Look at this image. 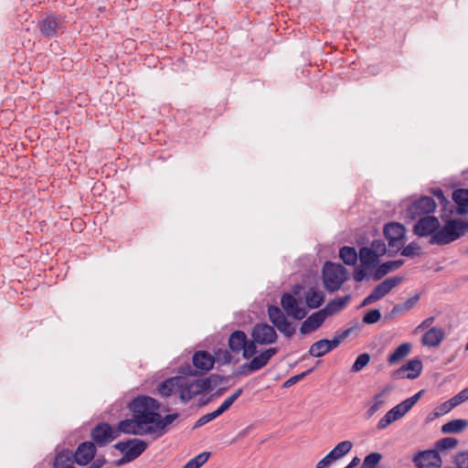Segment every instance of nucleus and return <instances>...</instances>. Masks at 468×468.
Masks as SVG:
<instances>
[{
	"instance_id": "38",
	"label": "nucleus",
	"mask_w": 468,
	"mask_h": 468,
	"mask_svg": "<svg viewBox=\"0 0 468 468\" xmlns=\"http://www.w3.org/2000/svg\"><path fill=\"white\" fill-rule=\"evenodd\" d=\"M339 257L345 264L353 266L357 261V252L354 247L345 246L340 249Z\"/></svg>"
},
{
	"instance_id": "62",
	"label": "nucleus",
	"mask_w": 468,
	"mask_h": 468,
	"mask_svg": "<svg viewBox=\"0 0 468 468\" xmlns=\"http://www.w3.org/2000/svg\"><path fill=\"white\" fill-rule=\"evenodd\" d=\"M105 463L104 458H98L94 460L90 466L87 468H101Z\"/></svg>"
},
{
	"instance_id": "56",
	"label": "nucleus",
	"mask_w": 468,
	"mask_h": 468,
	"mask_svg": "<svg viewBox=\"0 0 468 468\" xmlns=\"http://www.w3.org/2000/svg\"><path fill=\"white\" fill-rule=\"evenodd\" d=\"M393 420L390 418L389 415L387 413L379 420L378 423L377 424V428L378 430H384L388 426H389L391 423H393Z\"/></svg>"
},
{
	"instance_id": "49",
	"label": "nucleus",
	"mask_w": 468,
	"mask_h": 468,
	"mask_svg": "<svg viewBox=\"0 0 468 468\" xmlns=\"http://www.w3.org/2000/svg\"><path fill=\"white\" fill-rule=\"evenodd\" d=\"M218 416H220V415L218 414V412L217 410H214V411H212V412H210V413H207V414H206V415H203L201 418H199V419L197 420V422H196V424H195L194 428H199V427H201V426H203V425H205V424L208 423L209 421H211V420H215V419H216V418H218Z\"/></svg>"
},
{
	"instance_id": "35",
	"label": "nucleus",
	"mask_w": 468,
	"mask_h": 468,
	"mask_svg": "<svg viewBox=\"0 0 468 468\" xmlns=\"http://www.w3.org/2000/svg\"><path fill=\"white\" fill-rule=\"evenodd\" d=\"M468 427V420L463 419H455L441 427L442 433H460Z\"/></svg>"
},
{
	"instance_id": "55",
	"label": "nucleus",
	"mask_w": 468,
	"mask_h": 468,
	"mask_svg": "<svg viewBox=\"0 0 468 468\" xmlns=\"http://www.w3.org/2000/svg\"><path fill=\"white\" fill-rule=\"evenodd\" d=\"M335 460L333 457V454H330L329 452L317 463L316 468H328L333 462Z\"/></svg>"
},
{
	"instance_id": "30",
	"label": "nucleus",
	"mask_w": 468,
	"mask_h": 468,
	"mask_svg": "<svg viewBox=\"0 0 468 468\" xmlns=\"http://www.w3.org/2000/svg\"><path fill=\"white\" fill-rule=\"evenodd\" d=\"M180 381H182L180 377L170 378L163 381L158 386V388H157L158 393L162 397L167 398L173 392H178V388H179L178 382L180 383Z\"/></svg>"
},
{
	"instance_id": "21",
	"label": "nucleus",
	"mask_w": 468,
	"mask_h": 468,
	"mask_svg": "<svg viewBox=\"0 0 468 468\" xmlns=\"http://www.w3.org/2000/svg\"><path fill=\"white\" fill-rule=\"evenodd\" d=\"M326 318L327 317L322 310L313 313L301 324L300 333L302 335H307L316 331L324 324Z\"/></svg>"
},
{
	"instance_id": "20",
	"label": "nucleus",
	"mask_w": 468,
	"mask_h": 468,
	"mask_svg": "<svg viewBox=\"0 0 468 468\" xmlns=\"http://www.w3.org/2000/svg\"><path fill=\"white\" fill-rule=\"evenodd\" d=\"M178 416V413H172L163 417L159 412V419L153 427H150L151 436L155 440L165 435L168 431V426L172 424Z\"/></svg>"
},
{
	"instance_id": "9",
	"label": "nucleus",
	"mask_w": 468,
	"mask_h": 468,
	"mask_svg": "<svg viewBox=\"0 0 468 468\" xmlns=\"http://www.w3.org/2000/svg\"><path fill=\"white\" fill-rule=\"evenodd\" d=\"M402 282V278L393 276L387 278L378 284L372 292L367 295L362 302V306L369 305L388 294L395 287Z\"/></svg>"
},
{
	"instance_id": "18",
	"label": "nucleus",
	"mask_w": 468,
	"mask_h": 468,
	"mask_svg": "<svg viewBox=\"0 0 468 468\" xmlns=\"http://www.w3.org/2000/svg\"><path fill=\"white\" fill-rule=\"evenodd\" d=\"M422 393L423 390H420L412 397L403 400L389 410L387 414L390 416L393 421L401 419L418 402Z\"/></svg>"
},
{
	"instance_id": "27",
	"label": "nucleus",
	"mask_w": 468,
	"mask_h": 468,
	"mask_svg": "<svg viewBox=\"0 0 468 468\" xmlns=\"http://www.w3.org/2000/svg\"><path fill=\"white\" fill-rule=\"evenodd\" d=\"M452 200L457 205V214H468V189L460 188L452 192Z\"/></svg>"
},
{
	"instance_id": "19",
	"label": "nucleus",
	"mask_w": 468,
	"mask_h": 468,
	"mask_svg": "<svg viewBox=\"0 0 468 468\" xmlns=\"http://www.w3.org/2000/svg\"><path fill=\"white\" fill-rule=\"evenodd\" d=\"M422 370V363L420 359L415 358L410 360L407 364L403 365L394 372V377L397 378H407L414 379L418 378Z\"/></svg>"
},
{
	"instance_id": "6",
	"label": "nucleus",
	"mask_w": 468,
	"mask_h": 468,
	"mask_svg": "<svg viewBox=\"0 0 468 468\" xmlns=\"http://www.w3.org/2000/svg\"><path fill=\"white\" fill-rule=\"evenodd\" d=\"M405 233L406 229L400 223L390 222L386 224L384 235L388 242L389 255H391V252L396 253L402 249Z\"/></svg>"
},
{
	"instance_id": "59",
	"label": "nucleus",
	"mask_w": 468,
	"mask_h": 468,
	"mask_svg": "<svg viewBox=\"0 0 468 468\" xmlns=\"http://www.w3.org/2000/svg\"><path fill=\"white\" fill-rule=\"evenodd\" d=\"M434 322V317L431 316L426 319H424L415 329L416 332H419L420 330L427 329L431 326V324Z\"/></svg>"
},
{
	"instance_id": "37",
	"label": "nucleus",
	"mask_w": 468,
	"mask_h": 468,
	"mask_svg": "<svg viewBox=\"0 0 468 468\" xmlns=\"http://www.w3.org/2000/svg\"><path fill=\"white\" fill-rule=\"evenodd\" d=\"M419 300H420V295L418 293L410 297L403 303L396 304L392 308L389 315L395 316L399 314L410 311L418 303Z\"/></svg>"
},
{
	"instance_id": "46",
	"label": "nucleus",
	"mask_w": 468,
	"mask_h": 468,
	"mask_svg": "<svg viewBox=\"0 0 468 468\" xmlns=\"http://www.w3.org/2000/svg\"><path fill=\"white\" fill-rule=\"evenodd\" d=\"M215 361L222 365L229 364L231 362V355L227 349H218L216 352Z\"/></svg>"
},
{
	"instance_id": "54",
	"label": "nucleus",
	"mask_w": 468,
	"mask_h": 468,
	"mask_svg": "<svg viewBox=\"0 0 468 468\" xmlns=\"http://www.w3.org/2000/svg\"><path fill=\"white\" fill-rule=\"evenodd\" d=\"M452 399L457 406L468 400V387L453 396Z\"/></svg>"
},
{
	"instance_id": "63",
	"label": "nucleus",
	"mask_w": 468,
	"mask_h": 468,
	"mask_svg": "<svg viewBox=\"0 0 468 468\" xmlns=\"http://www.w3.org/2000/svg\"><path fill=\"white\" fill-rule=\"evenodd\" d=\"M360 463V459L358 457L353 458L349 464H347L345 468H354Z\"/></svg>"
},
{
	"instance_id": "47",
	"label": "nucleus",
	"mask_w": 468,
	"mask_h": 468,
	"mask_svg": "<svg viewBox=\"0 0 468 468\" xmlns=\"http://www.w3.org/2000/svg\"><path fill=\"white\" fill-rule=\"evenodd\" d=\"M454 464L457 468H468V451L457 453L454 457Z\"/></svg>"
},
{
	"instance_id": "64",
	"label": "nucleus",
	"mask_w": 468,
	"mask_h": 468,
	"mask_svg": "<svg viewBox=\"0 0 468 468\" xmlns=\"http://www.w3.org/2000/svg\"><path fill=\"white\" fill-rule=\"evenodd\" d=\"M242 392H243V388H239L236 389L235 392L229 397L235 401L242 394Z\"/></svg>"
},
{
	"instance_id": "32",
	"label": "nucleus",
	"mask_w": 468,
	"mask_h": 468,
	"mask_svg": "<svg viewBox=\"0 0 468 468\" xmlns=\"http://www.w3.org/2000/svg\"><path fill=\"white\" fill-rule=\"evenodd\" d=\"M334 348L331 346L328 339H321L316 342H314L313 345H311L309 348V355L314 357H321L330 351H332Z\"/></svg>"
},
{
	"instance_id": "34",
	"label": "nucleus",
	"mask_w": 468,
	"mask_h": 468,
	"mask_svg": "<svg viewBox=\"0 0 468 468\" xmlns=\"http://www.w3.org/2000/svg\"><path fill=\"white\" fill-rule=\"evenodd\" d=\"M378 256L368 247H362L359 250V260L366 268L375 267L378 261Z\"/></svg>"
},
{
	"instance_id": "60",
	"label": "nucleus",
	"mask_w": 468,
	"mask_h": 468,
	"mask_svg": "<svg viewBox=\"0 0 468 468\" xmlns=\"http://www.w3.org/2000/svg\"><path fill=\"white\" fill-rule=\"evenodd\" d=\"M432 194L434 197H436L441 204H447L448 200L445 197L442 190L441 188H436L432 190Z\"/></svg>"
},
{
	"instance_id": "52",
	"label": "nucleus",
	"mask_w": 468,
	"mask_h": 468,
	"mask_svg": "<svg viewBox=\"0 0 468 468\" xmlns=\"http://www.w3.org/2000/svg\"><path fill=\"white\" fill-rule=\"evenodd\" d=\"M313 371V368H310L301 374H298V375H295L292 378H290L289 379H287L284 383H283V387L284 388H289L294 384H296L297 382H299L300 380H302L304 377H306L307 375H309L311 372Z\"/></svg>"
},
{
	"instance_id": "24",
	"label": "nucleus",
	"mask_w": 468,
	"mask_h": 468,
	"mask_svg": "<svg viewBox=\"0 0 468 468\" xmlns=\"http://www.w3.org/2000/svg\"><path fill=\"white\" fill-rule=\"evenodd\" d=\"M277 352H278V348L277 347H271V348L266 349L265 351L261 352V354H259L258 356H254L250 360V367L254 370V372L261 369L262 367H264L268 364L270 359L274 355L277 354Z\"/></svg>"
},
{
	"instance_id": "40",
	"label": "nucleus",
	"mask_w": 468,
	"mask_h": 468,
	"mask_svg": "<svg viewBox=\"0 0 468 468\" xmlns=\"http://www.w3.org/2000/svg\"><path fill=\"white\" fill-rule=\"evenodd\" d=\"M458 440L453 437H446L439 440L436 442V449L438 451H446L453 449L457 446Z\"/></svg>"
},
{
	"instance_id": "14",
	"label": "nucleus",
	"mask_w": 468,
	"mask_h": 468,
	"mask_svg": "<svg viewBox=\"0 0 468 468\" xmlns=\"http://www.w3.org/2000/svg\"><path fill=\"white\" fill-rule=\"evenodd\" d=\"M251 336L260 345L273 344L278 337L274 327L267 324H257L254 325Z\"/></svg>"
},
{
	"instance_id": "39",
	"label": "nucleus",
	"mask_w": 468,
	"mask_h": 468,
	"mask_svg": "<svg viewBox=\"0 0 468 468\" xmlns=\"http://www.w3.org/2000/svg\"><path fill=\"white\" fill-rule=\"evenodd\" d=\"M352 447L353 443L350 441H344L339 442L329 453L333 454L334 459L337 461L348 453Z\"/></svg>"
},
{
	"instance_id": "42",
	"label": "nucleus",
	"mask_w": 468,
	"mask_h": 468,
	"mask_svg": "<svg viewBox=\"0 0 468 468\" xmlns=\"http://www.w3.org/2000/svg\"><path fill=\"white\" fill-rule=\"evenodd\" d=\"M370 361V356L367 353H363L359 355L355 363L351 367L352 372H359L362 370Z\"/></svg>"
},
{
	"instance_id": "31",
	"label": "nucleus",
	"mask_w": 468,
	"mask_h": 468,
	"mask_svg": "<svg viewBox=\"0 0 468 468\" xmlns=\"http://www.w3.org/2000/svg\"><path fill=\"white\" fill-rule=\"evenodd\" d=\"M247 335L243 331H234L229 338V347L234 353L242 351L245 346Z\"/></svg>"
},
{
	"instance_id": "33",
	"label": "nucleus",
	"mask_w": 468,
	"mask_h": 468,
	"mask_svg": "<svg viewBox=\"0 0 468 468\" xmlns=\"http://www.w3.org/2000/svg\"><path fill=\"white\" fill-rule=\"evenodd\" d=\"M390 388L386 387L374 396L373 403L367 411V417L371 418L385 404V397L389 393Z\"/></svg>"
},
{
	"instance_id": "2",
	"label": "nucleus",
	"mask_w": 468,
	"mask_h": 468,
	"mask_svg": "<svg viewBox=\"0 0 468 468\" xmlns=\"http://www.w3.org/2000/svg\"><path fill=\"white\" fill-rule=\"evenodd\" d=\"M468 232V221L449 219L442 228H438L430 238L431 244L446 245L455 241Z\"/></svg>"
},
{
	"instance_id": "13",
	"label": "nucleus",
	"mask_w": 468,
	"mask_h": 468,
	"mask_svg": "<svg viewBox=\"0 0 468 468\" xmlns=\"http://www.w3.org/2000/svg\"><path fill=\"white\" fill-rule=\"evenodd\" d=\"M115 431L117 432V437H119L122 433L139 436H151L150 427L144 429L140 421L134 417L132 419H125L121 420L115 427Z\"/></svg>"
},
{
	"instance_id": "53",
	"label": "nucleus",
	"mask_w": 468,
	"mask_h": 468,
	"mask_svg": "<svg viewBox=\"0 0 468 468\" xmlns=\"http://www.w3.org/2000/svg\"><path fill=\"white\" fill-rule=\"evenodd\" d=\"M209 455H210L209 452H204L197 454L194 458H192V461L194 462L195 466L197 468H200L204 463H207V461L209 458Z\"/></svg>"
},
{
	"instance_id": "28",
	"label": "nucleus",
	"mask_w": 468,
	"mask_h": 468,
	"mask_svg": "<svg viewBox=\"0 0 468 468\" xmlns=\"http://www.w3.org/2000/svg\"><path fill=\"white\" fill-rule=\"evenodd\" d=\"M324 293L316 288H311L304 294L305 303L310 309L319 308L324 303Z\"/></svg>"
},
{
	"instance_id": "26",
	"label": "nucleus",
	"mask_w": 468,
	"mask_h": 468,
	"mask_svg": "<svg viewBox=\"0 0 468 468\" xmlns=\"http://www.w3.org/2000/svg\"><path fill=\"white\" fill-rule=\"evenodd\" d=\"M351 296L346 295L344 297H338L330 301L322 310L326 317L334 315L335 314L343 310L347 303L350 301Z\"/></svg>"
},
{
	"instance_id": "57",
	"label": "nucleus",
	"mask_w": 468,
	"mask_h": 468,
	"mask_svg": "<svg viewBox=\"0 0 468 468\" xmlns=\"http://www.w3.org/2000/svg\"><path fill=\"white\" fill-rule=\"evenodd\" d=\"M250 366V362L240 366L239 367L238 371L236 372V376H248V375L253 373L254 370Z\"/></svg>"
},
{
	"instance_id": "1",
	"label": "nucleus",
	"mask_w": 468,
	"mask_h": 468,
	"mask_svg": "<svg viewBox=\"0 0 468 468\" xmlns=\"http://www.w3.org/2000/svg\"><path fill=\"white\" fill-rule=\"evenodd\" d=\"M160 402L149 396H138L129 404L128 409L144 429L153 427L159 419Z\"/></svg>"
},
{
	"instance_id": "58",
	"label": "nucleus",
	"mask_w": 468,
	"mask_h": 468,
	"mask_svg": "<svg viewBox=\"0 0 468 468\" xmlns=\"http://www.w3.org/2000/svg\"><path fill=\"white\" fill-rule=\"evenodd\" d=\"M234 402L235 401L230 397H229L216 410L218 412L219 415H221L226 410H228Z\"/></svg>"
},
{
	"instance_id": "41",
	"label": "nucleus",
	"mask_w": 468,
	"mask_h": 468,
	"mask_svg": "<svg viewBox=\"0 0 468 468\" xmlns=\"http://www.w3.org/2000/svg\"><path fill=\"white\" fill-rule=\"evenodd\" d=\"M381 459L382 455L380 453L371 452L365 457L361 468H376Z\"/></svg>"
},
{
	"instance_id": "43",
	"label": "nucleus",
	"mask_w": 468,
	"mask_h": 468,
	"mask_svg": "<svg viewBox=\"0 0 468 468\" xmlns=\"http://www.w3.org/2000/svg\"><path fill=\"white\" fill-rule=\"evenodd\" d=\"M353 331V328L350 327V328H347L342 332H337L335 336L333 337V339L329 340L331 346H333V348H336L337 346H339V345L346 339L347 338L351 332Z\"/></svg>"
},
{
	"instance_id": "12",
	"label": "nucleus",
	"mask_w": 468,
	"mask_h": 468,
	"mask_svg": "<svg viewBox=\"0 0 468 468\" xmlns=\"http://www.w3.org/2000/svg\"><path fill=\"white\" fill-rule=\"evenodd\" d=\"M38 28L43 37L51 38L59 32H63L65 27L63 20L58 16L49 15L38 22Z\"/></svg>"
},
{
	"instance_id": "25",
	"label": "nucleus",
	"mask_w": 468,
	"mask_h": 468,
	"mask_svg": "<svg viewBox=\"0 0 468 468\" xmlns=\"http://www.w3.org/2000/svg\"><path fill=\"white\" fill-rule=\"evenodd\" d=\"M74 463L76 462L73 452L69 450H61L55 456L53 468H75Z\"/></svg>"
},
{
	"instance_id": "23",
	"label": "nucleus",
	"mask_w": 468,
	"mask_h": 468,
	"mask_svg": "<svg viewBox=\"0 0 468 468\" xmlns=\"http://www.w3.org/2000/svg\"><path fill=\"white\" fill-rule=\"evenodd\" d=\"M192 360L194 367L203 372L209 371L215 364V357L207 351L196 352Z\"/></svg>"
},
{
	"instance_id": "16",
	"label": "nucleus",
	"mask_w": 468,
	"mask_h": 468,
	"mask_svg": "<svg viewBox=\"0 0 468 468\" xmlns=\"http://www.w3.org/2000/svg\"><path fill=\"white\" fill-rule=\"evenodd\" d=\"M416 468H440L441 459L435 450L424 451L416 454L413 458Z\"/></svg>"
},
{
	"instance_id": "48",
	"label": "nucleus",
	"mask_w": 468,
	"mask_h": 468,
	"mask_svg": "<svg viewBox=\"0 0 468 468\" xmlns=\"http://www.w3.org/2000/svg\"><path fill=\"white\" fill-rule=\"evenodd\" d=\"M457 407L452 398L443 402L436 409V415H443L451 411L453 408Z\"/></svg>"
},
{
	"instance_id": "15",
	"label": "nucleus",
	"mask_w": 468,
	"mask_h": 468,
	"mask_svg": "<svg viewBox=\"0 0 468 468\" xmlns=\"http://www.w3.org/2000/svg\"><path fill=\"white\" fill-rule=\"evenodd\" d=\"M440 227L439 219L434 216H426L420 218L413 227V232L419 237H427L433 235Z\"/></svg>"
},
{
	"instance_id": "17",
	"label": "nucleus",
	"mask_w": 468,
	"mask_h": 468,
	"mask_svg": "<svg viewBox=\"0 0 468 468\" xmlns=\"http://www.w3.org/2000/svg\"><path fill=\"white\" fill-rule=\"evenodd\" d=\"M96 451L94 442H81L73 453L76 463L79 465H87L93 460Z\"/></svg>"
},
{
	"instance_id": "3",
	"label": "nucleus",
	"mask_w": 468,
	"mask_h": 468,
	"mask_svg": "<svg viewBox=\"0 0 468 468\" xmlns=\"http://www.w3.org/2000/svg\"><path fill=\"white\" fill-rule=\"evenodd\" d=\"M324 288L329 292L338 291L348 279L347 270L339 263L326 261L322 270Z\"/></svg>"
},
{
	"instance_id": "61",
	"label": "nucleus",
	"mask_w": 468,
	"mask_h": 468,
	"mask_svg": "<svg viewBox=\"0 0 468 468\" xmlns=\"http://www.w3.org/2000/svg\"><path fill=\"white\" fill-rule=\"evenodd\" d=\"M367 276V272L363 269H356L354 271V280L356 282H362Z\"/></svg>"
},
{
	"instance_id": "11",
	"label": "nucleus",
	"mask_w": 468,
	"mask_h": 468,
	"mask_svg": "<svg viewBox=\"0 0 468 468\" xmlns=\"http://www.w3.org/2000/svg\"><path fill=\"white\" fill-rule=\"evenodd\" d=\"M94 444L103 447L114 441L117 437L115 427L107 422L98 423L90 431Z\"/></svg>"
},
{
	"instance_id": "7",
	"label": "nucleus",
	"mask_w": 468,
	"mask_h": 468,
	"mask_svg": "<svg viewBox=\"0 0 468 468\" xmlns=\"http://www.w3.org/2000/svg\"><path fill=\"white\" fill-rule=\"evenodd\" d=\"M267 312L270 321L280 333L288 338H291L295 334V326L287 319L281 308L270 305Z\"/></svg>"
},
{
	"instance_id": "36",
	"label": "nucleus",
	"mask_w": 468,
	"mask_h": 468,
	"mask_svg": "<svg viewBox=\"0 0 468 468\" xmlns=\"http://www.w3.org/2000/svg\"><path fill=\"white\" fill-rule=\"evenodd\" d=\"M411 350V344L403 343L399 345L392 354H390L388 357V362L389 365H395L399 363L401 359L406 357Z\"/></svg>"
},
{
	"instance_id": "44",
	"label": "nucleus",
	"mask_w": 468,
	"mask_h": 468,
	"mask_svg": "<svg viewBox=\"0 0 468 468\" xmlns=\"http://www.w3.org/2000/svg\"><path fill=\"white\" fill-rule=\"evenodd\" d=\"M256 344H257V342H255L254 339L250 340V341L248 339L246 340L245 346L242 349V356L245 359H249L256 354V352H257Z\"/></svg>"
},
{
	"instance_id": "45",
	"label": "nucleus",
	"mask_w": 468,
	"mask_h": 468,
	"mask_svg": "<svg viewBox=\"0 0 468 468\" xmlns=\"http://www.w3.org/2000/svg\"><path fill=\"white\" fill-rule=\"evenodd\" d=\"M381 318V313L378 309H372L368 311L363 317V323L372 324L378 322Z\"/></svg>"
},
{
	"instance_id": "51",
	"label": "nucleus",
	"mask_w": 468,
	"mask_h": 468,
	"mask_svg": "<svg viewBox=\"0 0 468 468\" xmlns=\"http://www.w3.org/2000/svg\"><path fill=\"white\" fill-rule=\"evenodd\" d=\"M369 249H371L378 257L384 255L387 251L386 244L380 239L373 240Z\"/></svg>"
},
{
	"instance_id": "4",
	"label": "nucleus",
	"mask_w": 468,
	"mask_h": 468,
	"mask_svg": "<svg viewBox=\"0 0 468 468\" xmlns=\"http://www.w3.org/2000/svg\"><path fill=\"white\" fill-rule=\"evenodd\" d=\"M180 383L178 382L179 398L182 401L187 402L194 397L201 393L202 391L207 390L211 387V381L209 378H199L195 380H189L186 378L180 377Z\"/></svg>"
},
{
	"instance_id": "8",
	"label": "nucleus",
	"mask_w": 468,
	"mask_h": 468,
	"mask_svg": "<svg viewBox=\"0 0 468 468\" xmlns=\"http://www.w3.org/2000/svg\"><path fill=\"white\" fill-rule=\"evenodd\" d=\"M436 207L437 205L432 197H421L408 207L406 216L410 219L415 220L417 218L426 217L434 212Z\"/></svg>"
},
{
	"instance_id": "10",
	"label": "nucleus",
	"mask_w": 468,
	"mask_h": 468,
	"mask_svg": "<svg viewBox=\"0 0 468 468\" xmlns=\"http://www.w3.org/2000/svg\"><path fill=\"white\" fill-rule=\"evenodd\" d=\"M282 311L285 316L294 320H303L307 315V310L300 306V302L292 294L285 292L281 298Z\"/></svg>"
},
{
	"instance_id": "22",
	"label": "nucleus",
	"mask_w": 468,
	"mask_h": 468,
	"mask_svg": "<svg viewBox=\"0 0 468 468\" xmlns=\"http://www.w3.org/2000/svg\"><path fill=\"white\" fill-rule=\"evenodd\" d=\"M445 337V332L441 327H431L421 338V344L428 347H437Z\"/></svg>"
},
{
	"instance_id": "29",
	"label": "nucleus",
	"mask_w": 468,
	"mask_h": 468,
	"mask_svg": "<svg viewBox=\"0 0 468 468\" xmlns=\"http://www.w3.org/2000/svg\"><path fill=\"white\" fill-rule=\"evenodd\" d=\"M403 265L402 260L390 261L380 264L372 274V278L375 281L381 280L388 272L398 270Z\"/></svg>"
},
{
	"instance_id": "5",
	"label": "nucleus",
	"mask_w": 468,
	"mask_h": 468,
	"mask_svg": "<svg viewBox=\"0 0 468 468\" xmlns=\"http://www.w3.org/2000/svg\"><path fill=\"white\" fill-rule=\"evenodd\" d=\"M147 442L140 439H129L125 441H119L114 448L123 453L120 463L132 462L138 458L146 449Z\"/></svg>"
},
{
	"instance_id": "50",
	"label": "nucleus",
	"mask_w": 468,
	"mask_h": 468,
	"mask_svg": "<svg viewBox=\"0 0 468 468\" xmlns=\"http://www.w3.org/2000/svg\"><path fill=\"white\" fill-rule=\"evenodd\" d=\"M420 247L418 244L411 242L406 247H402L401 255L405 257H414L419 254Z\"/></svg>"
}]
</instances>
